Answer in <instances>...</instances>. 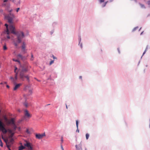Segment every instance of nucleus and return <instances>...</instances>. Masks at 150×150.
<instances>
[{"instance_id": "obj_1", "label": "nucleus", "mask_w": 150, "mask_h": 150, "mask_svg": "<svg viewBox=\"0 0 150 150\" xmlns=\"http://www.w3.org/2000/svg\"><path fill=\"white\" fill-rule=\"evenodd\" d=\"M6 26V29L4 32V33L7 34H9L11 33L17 36V42L18 43L21 42L22 39L24 37L23 33L22 31H19L17 33L16 32L15 27L12 25H10L8 27V25L7 24H5Z\"/></svg>"}, {"instance_id": "obj_2", "label": "nucleus", "mask_w": 150, "mask_h": 150, "mask_svg": "<svg viewBox=\"0 0 150 150\" xmlns=\"http://www.w3.org/2000/svg\"><path fill=\"white\" fill-rule=\"evenodd\" d=\"M15 18V16L14 14L11 13L4 16L5 19L7 20L8 22L11 24L13 23V20Z\"/></svg>"}, {"instance_id": "obj_3", "label": "nucleus", "mask_w": 150, "mask_h": 150, "mask_svg": "<svg viewBox=\"0 0 150 150\" xmlns=\"http://www.w3.org/2000/svg\"><path fill=\"white\" fill-rule=\"evenodd\" d=\"M28 71L27 68L24 67H21L18 70V71L20 72V78L23 81L24 80V73Z\"/></svg>"}, {"instance_id": "obj_4", "label": "nucleus", "mask_w": 150, "mask_h": 150, "mask_svg": "<svg viewBox=\"0 0 150 150\" xmlns=\"http://www.w3.org/2000/svg\"><path fill=\"white\" fill-rule=\"evenodd\" d=\"M23 145L25 146V149L28 150H33V144L25 140Z\"/></svg>"}, {"instance_id": "obj_5", "label": "nucleus", "mask_w": 150, "mask_h": 150, "mask_svg": "<svg viewBox=\"0 0 150 150\" xmlns=\"http://www.w3.org/2000/svg\"><path fill=\"white\" fill-rule=\"evenodd\" d=\"M24 119L26 121L28 120L32 117V114H30L27 110H24Z\"/></svg>"}, {"instance_id": "obj_6", "label": "nucleus", "mask_w": 150, "mask_h": 150, "mask_svg": "<svg viewBox=\"0 0 150 150\" xmlns=\"http://www.w3.org/2000/svg\"><path fill=\"white\" fill-rule=\"evenodd\" d=\"M6 130L7 131V132H8V133L10 134L9 135V138L10 139V142H11L13 140V139H12V138L14 134V132H13L11 129H8L7 130Z\"/></svg>"}, {"instance_id": "obj_7", "label": "nucleus", "mask_w": 150, "mask_h": 150, "mask_svg": "<svg viewBox=\"0 0 150 150\" xmlns=\"http://www.w3.org/2000/svg\"><path fill=\"white\" fill-rule=\"evenodd\" d=\"M17 69V68L16 67H15V69L14 70V72L16 73L15 76V78H14L12 77H10V79L11 81H12L14 83H15L16 82V80L17 79V75H18V73L16 72V70Z\"/></svg>"}, {"instance_id": "obj_8", "label": "nucleus", "mask_w": 150, "mask_h": 150, "mask_svg": "<svg viewBox=\"0 0 150 150\" xmlns=\"http://www.w3.org/2000/svg\"><path fill=\"white\" fill-rule=\"evenodd\" d=\"M4 119L6 122L7 125H8L14 124L15 123L14 121L13 118L11 119L10 120H8L6 117H4Z\"/></svg>"}, {"instance_id": "obj_9", "label": "nucleus", "mask_w": 150, "mask_h": 150, "mask_svg": "<svg viewBox=\"0 0 150 150\" xmlns=\"http://www.w3.org/2000/svg\"><path fill=\"white\" fill-rule=\"evenodd\" d=\"M45 136V133H44L42 134H36L35 135V137L36 138L40 139H42L43 137L44 136Z\"/></svg>"}, {"instance_id": "obj_10", "label": "nucleus", "mask_w": 150, "mask_h": 150, "mask_svg": "<svg viewBox=\"0 0 150 150\" xmlns=\"http://www.w3.org/2000/svg\"><path fill=\"white\" fill-rule=\"evenodd\" d=\"M21 83H18L16 85L15 87L13 88V90L14 91L16 90L18 88L21 86Z\"/></svg>"}, {"instance_id": "obj_11", "label": "nucleus", "mask_w": 150, "mask_h": 150, "mask_svg": "<svg viewBox=\"0 0 150 150\" xmlns=\"http://www.w3.org/2000/svg\"><path fill=\"white\" fill-rule=\"evenodd\" d=\"M20 144H21V146H19V147L18 150H23V149H25V146L24 145L23 146L22 145V143H20Z\"/></svg>"}, {"instance_id": "obj_12", "label": "nucleus", "mask_w": 150, "mask_h": 150, "mask_svg": "<svg viewBox=\"0 0 150 150\" xmlns=\"http://www.w3.org/2000/svg\"><path fill=\"white\" fill-rule=\"evenodd\" d=\"M5 142L6 144L7 147L8 149L9 150H11V149H10V145H9L8 139L5 140Z\"/></svg>"}, {"instance_id": "obj_13", "label": "nucleus", "mask_w": 150, "mask_h": 150, "mask_svg": "<svg viewBox=\"0 0 150 150\" xmlns=\"http://www.w3.org/2000/svg\"><path fill=\"white\" fill-rule=\"evenodd\" d=\"M75 147L76 149V150H82V149L81 145H76L75 146Z\"/></svg>"}, {"instance_id": "obj_14", "label": "nucleus", "mask_w": 150, "mask_h": 150, "mask_svg": "<svg viewBox=\"0 0 150 150\" xmlns=\"http://www.w3.org/2000/svg\"><path fill=\"white\" fill-rule=\"evenodd\" d=\"M12 127L13 128L12 129H11L13 132H14L16 129V126L14 123V124L12 125Z\"/></svg>"}, {"instance_id": "obj_15", "label": "nucleus", "mask_w": 150, "mask_h": 150, "mask_svg": "<svg viewBox=\"0 0 150 150\" xmlns=\"http://www.w3.org/2000/svg\"><path fill=\"white\" fill-rule=\"evenodd\" d=\"M17 56L20 58L21 59L23 60L25 57L24 56H23L22 55L20 54H19L17 55Z\"/></svg>"}, {"instance_id": "obj_16", "label": "nucleus", "mask_w": 150, "mask_h": 150, "mask_svg": "<svg viewBox=\"0 0 150 150\" xmlns=\"http://www.w3.org/2000/svg\"><path fill=\"white\" fill-rule=\"evenodd\" d=\"M76 127H77V129L76 130V132L79 133V130L78 129L79 123H78V120H76Z\"/></svg>"}, {"instance_id": "obj_17", "label": "nucleus", "mask_w": 150, "mask_h": 150, "mask_svg": "<svg viewBox=\"0 0 150 150\" xmlns=\"http://www.w3.org/2000/svg\"><path fill=\"white\" fill-rule=\"evenodd\" d=\"M25 44L24 42L23 43V45L21 47V49H25Z\"/></svg>"}, {"instance_id": "obj_18", "label": "nucleus", "mask_w": 150, "mask_h": 150, "mask_svg": "<svg viewBox=\"0 0 150 150\" xmlns=\"http://www.w3.org/2000/svg\"><path fill=\"white\" fill-rule=\"evenodd\" d=\"M22 52L23 54H25L26 53V51L25 49H21Z\"/></svg>"}, {"instance_id": "obj_19", "label": "nucleus", "mask_w": 150, "mask_h": 150, "mask_svg": "<svg viewBox=\"0 0 150 150\" xmlns=\"http://www.w3.org/2000/svg\"><path fill=\"white\" fill-rule=\"evenodd\" d=\"M21 4V0H19L16 3H15L16 4V5H18L20 4Z\"/></svg>"}, {"instance_id": "obj_20", "label": "nucleus", "mask_w": 150, "mask_h": 150, "mask_svg": "<svg viewBox=\"0 0 150 150\" xmlns=\"http://www.w3.org/2000/svg\"><path fill=\"white\" fill-rule=\"evenodd\" d=\"M24 79L25 78H26L27 79V80L29 81V77H28V76H25L24 74Z\"/></svg>"}, {"instance_id": "obj_21", "label": "nucleus", "mask_w": 150, "mask_h": 150, "mask_svg": "<svg viewBox=\"0 0 150 150\" xmlns=\"http://www.w3.org/2000/svg\"><path fill=\"white\" fill-rule=\"evenodd\" d=\"M89 136V135L87 133L86 134V139H88Z\"/></svg>"}, {"instance_id": "obj_22", "label": "nucleus", "mask_w": 150, "mask_h": 150, "mask_svg": "<svg viewBox=\"0 0 150 150\" xmlns=\"http://www.w3.org/2000/svg\"><path fill=\"white\" fill-rule=\"evenodd\" d=\"M139 5H140L141 8H145V6L144 4H141L139 3Z\"/></svg>"}, {"instance_id": "obj_23", "label": "nucleus", "mask_w": 150, "mask_h": 150, "mask_svg": "<svg viewBox=\"0 0 150 150\" xmlns=\"http://www.w3.org/2000/svg\"><path fill=\"white\" fill-rule=\"evenodd\" d=\"M147 49H148V46H147L146 48V49L144 51V52L143 54V55L146 52L147 50Z\"/></svg>"}, {"instance_id": "obj_24", "label": "nucleus", "mask_w": 150, "mask_h": 150, "mask_svg": "<svg viewBox=\"0 0 150 150\" xmlns=\"http://www.w3.org/2000/svg\"><path fill=\"white\" fill-rule=\"evenodd\" d=\"M24 105L26 107H27L28 106V103L26 101L24 103Z\"/></svg>"}, {"instance_id": "obj_25", "label": "nucleus", "mask_w": 150, "mask_h": 150, "mask_svg": "<svg viewBox=\"0 0 150 150\" xmlns=\"http://www.w3.org/2000/svg\"><path fill=\"white\" fill-rule=\"evenodd\" d=\"M108 2V1L105 2L103 4V5H102V6L103 7H105L106 5Z\"/></svg>"}, {"instance_id": "obj_26", "label": "nucleus", "mask_w": 150, "mask_h": 150, "mask_svg": "<svg viewBox=\"0 0 150 150\" xmlns=\"http://www.w3.org/2000/svg\"><path fill=\"white\" fill-rule=\"evenodd\" d=\"M13 60L15 62H18L19 64H20V61L18 59H13Z\"/></svg>"}, {"instance_id": "obj_27", "label": "nucleus", "mask_w": 150, "mask_h": 150, "mask_svg": "<svg viewBox=\"0 0 150 150\" xmlns=\"http://www.w3.org/2000/svg\"><path fill=\"white\" fill-rule=\"evenodd\" d=\"M3 49L4 50H6L7 49V48L6 45H4L3 47Z\"/></svg>"}, {"instance_id": "obj_28", "label": "nucleus", "mask_w": 150, "mask_h": 150, "mask_svg": "<svg viewBox=\"0 0 150 150\" xmlns=\"http://www.w3.org/2000/svg\"><path fill=\"white\" fill-rule=\"evenodd\" d=\"M6 84H7V82H2L0 83V84L1 85H4Z\"/></svg>"}, {"instance_id": "obj_29", "label": "nucleus", "mask_w": 150, "mask_h": 150, "mask_svg": "<svg viewBox=\"0 0 150 150\" xmlns=\"http://www.w3.org/2000/svg\"><path fill=\"white\" fill-rule=\"evenodd\" d=\"M0 146L1 147H2L3 146V143L1 141V140H0Z\"/></svg>"}, {"instance_id": "obj_30", "label": "nucleus", "mask_w": 150, "mask_h": 150, "mask_svg": "<svg viewBox=\"0 0 150 150\" xmlns=\"http://www.w3.org/2000/svg\"><path fill=\"white\" fill-rule=\"evenodd\" d=\"M54 60L51 61L50 63V65H51L52 64H53L54 63Z\"/></svg>"}, {"instance_id": "obj_31", "label": "nucleus", "mask_w": 150, "mask_h": 150, "mask_svg": "<svg viewBox=\"0 0 150 150\" xmlns=\"http://www.w3.org/2000/svg\"><path fill=\"white\" fill-rule=\"evenodd\" d=\"M100 3H102L104 2V0H98Z\"/></svg>"}, {"instance_id": "obj_32", "label": "nucleus", "mask_w": 150, "mask_h": 150, "mask_svg": "<svg viewBox=\"0 0 150 150\" xmlns=\"http://www.w3.org/2000/svg\"><path fill=\"white\" fill-rule=\"evenodd\" d=\"M138 28V27H135L134 28L133 30V31H135Z\"/></svg>"}, {"instance_id": "obj_33", "label": "nucleus", "mask_w": 150, "mask_h": 150, "mask_svg": "<svg viewBox=\"0 0 150 150\" xmlns=\"http://www.w3.org/2000/svg\"><path fill=\"white\" fill-rule=\"evenodd\" d=\"M147 4L149 5H150V0L148 1L147 2Z\"/></svg>"}, {"instance_id": "obj_34", "label": "nucleus", "mask_w": 150, "mask_h": 150, "mask_svg": "<svg viewBox=\"0 0 150 150\" xmlns=\"http://www.w3.org/2000/svg\"><path fill=\"white\" fill-rule=\"evenodd\" d=\"M29 92L30 94H31L32 93V89L31 88L30 89H29Z\"/></svg>"}, {"instance_id": "obj_35", "label": "nucleus", "mask_w": 150, "mask_h": 150, "mask_svg": "<svg viewBox=\"0 0 150 150\" xmlns=\"http://www.w3.org/2000/svg\"><path fill=\"white\" fill-rule=\"evenodd\" d=\"M9 34H7L8 35L7 36V38L8 39H10V37L9 35Z\"/></svg>"}, {"instance_id": "obj_36", "label": "nucleus", "mask_w": 150, "mask_h": 150, "mask_svg": "<svg viewBox=\"0 0 150 150\" xmlns=\"http://www.w3.org/2000/svg\"><path fill=\"white\" fill-rule=\"evenodd\" d=\"M61 148L62 149V150H64V149L63 148V147L62 146V144H61Z\"/></svg>"}, {"instance_id": "obj_37", "label": "nucleus", "mask_w": 150, "mask_h": 150, "mask_svg": "<svg viewBox=\"0 0 150 150\" xmlns=\"http://www.w3.org/2000/svg\"><path fill=\"white\" fill-rule=\"evenodd\" d=\"M61 142H62L61 144H62V143H63V138L62 137L61 138Z\"/></svg>"}, {"instance_id": "obj_38", "label": "nucleus", "mask_w": 150, "mask_h": 150, "mask_svg": "<svg viewBox=\"0 0 150 150\" xmlns=\"http://www.w3.org/2000/svg\"><path fill=\"white\" fill-rule=\"evenodd\" d=\"M20 10V8H18L16 9V12H18Z\"/></svg>"}, {"instance_id": "obj_39", "label": "nucleus", "mask_w": 150, "mask_h": 150, "mask_svg": "<svg viewBox=\"0 0 150 150\" xmlns=\"http://www.w3.org/2000/svg\"><path fill=\"white\" fill-rule=\"evenodd\" d=\"M31 60H33V59L32 58H33V55L32 54H31Z\"/></svg>"}, {"instance_id": "obj_40", "label": "nucleus", "mask_w": 150, "mask_h": 150, "mask_svg": "<svg viewBox=\"0 0 150 150\" xmlns=\"http://www.w3.org/2000/svg\"><path fill=\"white\" fill-rule=\"evenodd\" d=\"M52 57L54 59H57V58L55 57L53 55H52Z\"/></svg>"}, {"instance_id": "obj_41", "label": "nucleus", "mask_w": 150, "mask_h": 150, "mask_svg": "<svg viewBox=\"0 0 150 150\" xmlns=\"http://www.w3.org/2000/svg\"><path fill=\"white\" fill-rule=\"evenodd\" d=\"M4 3L7 2L8 1V0H2Z\"/></svg>"}, {"instance_id": "obj_42", "label": "nucleus", "mask_w": 150, "mask_h": 150, "mask_svg": "<svg viewBox=\"0 0 150 150\" xmlns=\"http://www.w3.org/2000/svg\"><path fill=\"white\" fill-rule=\"evenodd\" d=\"M14 45L16 46H18V44L17 43L15 42L14 43Z\"/></svg>"}, {"instance_id": "obj_43", "label": "nucleus", "mask_w": 150, "mask_h": 150, "mask_svg": "<svg viewBox=\"0 0 150 150\" xmlns=\"http://www.w3.org/2000/svg\"><path fill=\"white\" fill-rule=\"evenodd\" d=\"M26 132L27 133H29V132H29V130H28V129H27L26 130Z\"/></svg>"}, {"instance_id": "obj_44", "label": "nucleus", "mask_w": 150, "mask_h": 150, "mask_svg": "<svg viewBox=\"0 0 150 150\" xmlns=\"http://www.w3.org/2000/svg\"><path fill=\"white\" fill-rule=\"evenodd\" d=\"M6 87L7 88H9V86L8 85H6Z\"/></svg>"}, {"instance_id": "obj_45", "label": "nucleus", "mask_w": 150, "mask_h": 150, "mask_svg": "<svg viewBox=\"0 0 150 150\" xmlns=\"http://www.w3.org/2000/svg\"><path fill=\"white\" fill-rule=\"evenodd\" d=\"M3 6H5L6 4H2Z\"/></svg>"}, {"instance_id": "obj_46", "label": "nucleus", "mask_w": 150, "mask_h": 150, "mask_svg": "<svg viewBox=\"0 0 150 150\" xmlns=\"http://www.w3.org/2000/svg\"><path fill=\"white\" fill-rule=\"evenodd\" d=\"M117 50H118V51L119 53H120V50H119V48H118Z\"/></svg>"}, {"instance_id": "obj_47", "label": "nucleus", "mask_w": 150, "mask_h": 150, "mask_svg": "<svg viewBox=\"0 0 150 150\" xmlns=\"http://www.w3.org/2000/svg\"><path fill=\"white\" fill-rule=\"evenodd\" d=\"M79 78L80 79H82V76H79Z\"/></svg>"}, {"instance_id": "obj_48", "label": "nucleus", "mask_w": 150, "mask_h": 150, "mask_svg": "<svg viewBox=\"0 0 150 150\" xmlns=\"http://www.w3.org/2000/svg\"><path fill=\"white\" fill-rule=\"evenodd\" d=\"M12 1L13 2H14L15 0H12Z\"/></svg>"}, {"instance_id": "obj_49", "label": "nucleus", "mask_w": 150, "mask_h": 150, "mask_svg": "<svg viewBox=\"0 0 150 150\" xmlns=\"http://www.w3.org/2000/svg\"><path fill=\"white\" fill-rule=\"evenodd\" d=\"M12 11V10H10V11H9V12L10 13L11 12V11Z\"/></svg>"}, {"instance_id": "obj_50", "label": "nucleus", "mask_w": 150, "mask_h": 150, "mask_svg": "<svg viewBox=\"0 0 150 150\" xmlns=\"http://www.w3.org/2000/svg\"><path fill=\"white\" fill-rule=\"evenodd\" d=\"M143 33V32H142L141 33V35H142V33Z\"/></svg>"}, {"instance_id": "obj_51", "label": "nucleus", "mask_w": 150, "mask_h": 150, "mask_svg": "<svg viewBox=\"0 0 150 150\" xmlns=\"http://www.w3.org/2000/svg\"><path fill=\"white\" fill-rule=\"evenodd\" d=\"M66 108H67H67H68V107H67V105H66Z\"/></svg>"}, {"instance_id": "obj_52", "label": "nucleus", "mask_w": 150, "mask_h": 150, "mask_svg": "<svg viewBox=\"0 0 150 150\" xmlns=\"http://www.w3.org/2000/svg\"><path fill=\"white\" fill-rule=\"evenodd\" d=\"M85 150H87L86 149H85Z\"/></svg>"}]
</instances>
